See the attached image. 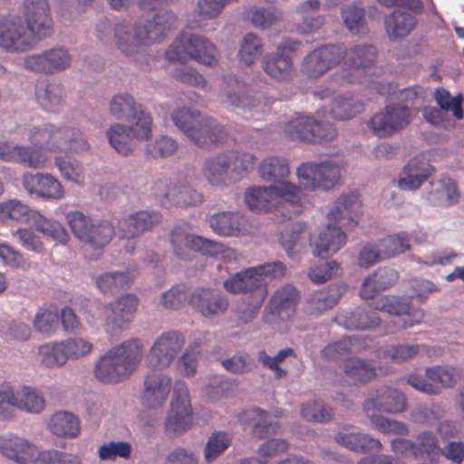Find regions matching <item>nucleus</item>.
Wrapping results in <instances>:
<instances>
[{
	"label": "nucleus",
	"mask_w": 464,
	"mask_h": 464,
	"mask_svg": "<svg viewBox=\"0 0 464 464\" xmlns=\"http://www.w3.org/2000/svg\"><path fill=\"white\" fill-rule=\"evenodd\" d=\"M434 172L432 165L419 158H412L404 167V175L400 178L398 185L404 190H417Z\"/></svg>",
	"instance_id": "2f4dec72"
},
{
	"label": "nucleus",
	"mask_w": 464,
	"mask_h": 464,
	"mask_svg": "<svg viewBox=\"0 0 464 464\" xmlns=\"http://www.w3.org/2000/svg\"><path fill=\"white\" fill-rule=\"evenodd\" d=\"M314 119L309 116H297L289 121L284 129L285 137L292 140L312 142L314 136Z\"/></svg>",
	"instance_id": "c03bdc74"
},
{
	"label": "nucleus",
	"mask_w": 464,
	"mask_h": 464,
	"mask_svg": "<svg viewBox=\"0 0 464 464\" xmlns=\"http://www.w3.org/2000/svg\"><path fill=\"white\" fill-rule=\"evenodd\" d=\"M221 102L227 107L243 108L251 106L253 98L249 95L246 83L235 75L223 78Z\"/></svg>",
	"instance_id": "c85d7f7f"
},
{
	"label": "nucleus",
	"mask_w": 464,
	"mask_h": 464,
	"mask_svg": "<svg viewBox=\"0 0 464 464\" xmlns=\"http://www.w3.org/2000/svg\"><path fill=\"white\" fill-rule=\"evenodd\" d=\"M383 258L394 257L410 249V237L406 232L390 235L379 240Z\"/></svg>",
	"instance_id": "13d9d810"
},
{
	"label": "nucleus",
	"mask_w": 464,
	"mask_h": 464,
	"mask_svg": "<svg viewBox=\"0 0 464 464\" xmlns=\"http://www.w3.org/2000/svg\"><path fill=\"white\" fill-rule=\"evenodd\" d=\"M425 375L430 380L441 383L444 387L451 388L456 381L461 378L462 370L449 365L427 367Z\"/></svg>",
	"instance_id": "e2e57ef3"
},
{
	"label": "nucleus",
	"mask_w": 464,
	"mask_h": 464,
	"mask_svg": "<svg viewBox=\"0 0 464 464\" xmlns=\"http://www.w3.org/2000/svg\"><path fill=\"white\" fill-rule=\"evenodd\" d=\"M54 164L64 179L75 184L83 182V168L78 160L56 156Z\"/></svg>",
	"instance_id": "0e129e2a"
},
{
	"label": "nucleus",
	"mask_w": 464,
	"mask_h": 464,
	"mask_svg": "<svg viewBox=\"0 0 464 464\" xmlns=\"http://www.w3.org/2000/svg\"><path fill=\"white\" fill-rule=\"evenodd\" d=\"M160 221L157 211H139L119 221L118 227L122 237H134L151 229Z\"/></svg>",
	"instance_id": "473e14b6"
},
{
	"label": "nucleus",
	"mask_w": 464,
	"mask_h": 464,
	"mask_svg": "<svg viewBox=\"0 0 464 464\" xmlns=\"http://www.w3.org/2000/svg\"><path fill=\"white\" fill-rule=\"evenodd\" d=\"M0 453L18 464H27L34 459L36 449L29 440L9 435L0 437Z\"/></svg>",
	"instance_id": "cd10ccee"
},
{
	"label": "nucleus",
	"mask_w": 464,
	"mask_h": 464,
	"mask_svg": "<svg viewBox=\"0 0 464 464\" xmlns=\"http://www.w3.org/2000/svg\"><path fill=\"white\" fill-rule=\"evenodd\" d=\"M299 298V291L294 285H282L271 295L264 310V321L274 324L279 319H290L295 312Z\"/></svg>",
	"instance_id": "aec40b11"
},
{
	"label": "nucleus",
	"mask_w": 464,
	"mask_h": 464,
	"mask_svg": "<svg viewBox=\"0 0 464 464\" xmlns=\"http://www.w3.org/2000/svg\"><path fill=\"white\" fill-rule=\"evenodd\" d=\"M344 52L343 44L320 46L304 56L301 63V72L307 78H319L342 63Z\"/></svg>",
	"instance_id": "f3484780"
},
{
	"label": "nucleus",
	"mask_w": 464,
	"mask_h": 464,
	"mask_svg": "<svg viewBox=\"0 0 464 464\" xmlns=\"http://www.w3.org/2000/svg\"><path fill=\"white\" fill-rule=\"evenodd\" d=\"M264 52L262 40L256 34H246L240 44L237 56L241 63L251 66L261 56Z\"/></svg>",
	"instance_id": "864d4df0"
},
{
	"label": "nucleus",
	"mask_w": 464,
	"mask_h": 464,
	"mask_svg": "<svg viewBox=\"0 0 464 464\" xmlns=\"http://www.w3.org/2000/svg\"><path fill=\"white\" fill-rule=\"evenodd\" d=\"M24 16L28 30L39 39L50 36L53 24L48 0H24Z\"/></svg>",
	"instance_id": "412c9836"
},
{
	"label": "nucleus",
	"mask_w": 464,
	"mask_h": 464,
	"mask_svg": "<svg viewBox=\"0 0 464 464\" xmlns=\"http://www.w3.org/2000/svg\"><path fill=\"white\" fill-rule=\"evenodd\" d=\"M171 120L189 140L199 147L223 143L227 137L224 126L197 110L178 108L172 111Z\"/></svg>",
	"instance_id": "39448f33"
},
{
	"label": "nucleus",
	"mask_w": 464,
	"mask_h": 464,
	"mask_svg": "<svg viewBox=\"0 0 464 464\" xmlns=\"http://www.w3.org/2000/svg\"><path fill=\"white\" fill-rule=\"evenodd\" d=\"M342 56L344 68L334 72L331 81L337 85L363 83L366 82L367 72L376 64L378 51L373 44H354L349 48L345 46Z\"/></svg>",
	"instance_id": "6e6552de"
},
{
	"label": "nucleus",
	"mask_w": 464,
	"mask_h": 464,
	"mask_svg": "<svg viewBox=\"0 0 464 464\" xmlns=\"http://www.w3.org/2000/svg\"><path fill=\"white\" fill-rule=\"evenodd\" d=\"M18 409L30 413H40L45 407L44 396L34 388L24 386L17 392Z\"/></svg>",
	"instance_id": "052dcab7"
},
{
	"label": "nucleus",
	"mask_w": 464,
	"mask_h": 464,
	"mask_svg": "<svg viewBox=\"0 0 464 464\" xmlns=\"http://www.w3.org/2000/svg\"><path fill=\"white\" fill-rule=\"evenodd\" d=\"M257 172L266 182H271L274 185L287 182L285 179L291 173L289 160L279 155L267 156L261 160Z\"/></svg>",
	"instance_id": "c9c22d12"
},
{
	"label": "nucleus",
	"mask_w": 464,
	"mask_h": 464,
	"mask_svg": "<svg viewBox=\"0 0 464 464\" xmlns=\"http://www.w3.org/2000/svg\"><path fill=\"white\" fill-rule=\"evenodd\" d=\"M192 425V407L188 389L184 382L174 383L169 412L165 420V431L168 434H179Z\"/></svg>",
	"instance_id": "dca6fc26"
},
{
	"label": "nucleus",
	"mask_w": 464,
	"mask_h": 464,
	"mask_svg": "<svg viewBox=\"0 0 464 464\" xmlns=\"http://www.w3.org/2000/svg\"><path fill=\"white\" fill-rule=\"evenodd\" d=\"M224 288L231 294L256 295L259 290L268 292L265 280L258 276L255 266L248 267L230 276L223 283Z\"/></svg>",
	"instance_id": "bb28decb"
},
{
	"label": "nucleus",
	"mask_w": 464,
	"mask_h": 464,
	"mask_svg": "<svg viewBox=\"0 0 464 464\" xmlns=\"http://www.w3.org/2000/svg\"><path fill=\"white\" fill-rule=\"evenodd\" d=\"M345 378L354 385L365 384L377 376L375 365L366 359L349 357L343 363Z\"/></svg>",
	"instance_id": "4c0bfd02"
},
{
	"label": "nucleus",
	"mask_w": 464,
	"mask_h": 464,
	"mask_svg": "<svg viewBox=\"0 0 464 464\" xmlns=\"http://www.w3.org/2000/svg\"><path fill=\"white\" fill-rule=\"evenodd\" d=\"M366 338L360 336H348L342 340L329 343L322 350V356L327 360H339L353 353L358 352L366 346Z\"/></svg>",
	"instance_id": "79ce46f5"
},
{
	"label": "nucleus",
	"mask_w": 464,
	"mask_h": 464,
	"mask_svg": "<svg viewBox=\"0 0 464 464\" xmlns=\"http://www.w3.org/2000/svg\"><path fill=\"white\" fill-rule=\"evenodd\" d=\"M336 287H327L312 293L304 301V310L308 314H318L333 308L339 301Z\"/></svg>",
	"instance_id": "ea45409f"
},
{
	"label": "nucleus",
	"mask_w": 464,
	"mask_h": 464,
	"mask_svg": "<svg viewBox=\"0 0 464 464\" xmlns=\"http://www.w3.org/2000/svg\"><path fill=\"white\" fill-rule=\"evenodd\" d=\"M171 378L162 372H151L145 376L141 403L149 409H157L163 406L171 390Z\"/></svg>",
	"instance_id": "393cba45"
},
{
	"label": "nucleus",
	"mask_w": 464,
	"mask_h": 464,
	"mask_svg": "<svg viewBox=\"0 0 464 464\" xmlns=\"http://www.w3.org/2000/svg\"><path fill=\"white\" fill-rule=\"evenodd\" d=\"M113 40L118 49L127 56L138 53L145 46L138 24H117L113 29Z\"/></svg>",
	"instance_id": "c756f323"
},
{
	"label": "nucleus",
	"mask_w": 464,
	"mask_h": 464,
	"mask_svg": "<svg viewBox=\"0 0 464 464\" xmlns=\"http://www.w3.org/2000/svg\"><path fill=\"white\" fill-rule=\"evenodd\" d=\"M169 237L173 254L185 261L192 260L197 253L218 257L229 250L224 244L192 234L182 226H176Z\"/></svg>",
	"instance_id": "9d476101"
},
{
	"label": "nucleus",
	"mask_w": 464,
	"mask_h": 464,
	"mask_svg": "<svg viewBox=\"0 0 464 464\" xmlns=\"http://www.w3.org/2000/svg\"><path fill=\"white\" fill-rule=\"evenodd\" d=\"M415 442V459H422L430 462L438 461L440 457V447L437 436L429 430L420 432Z\"/></svg>",
	"instance_id": "09e8293b"
},
{
	"label": "nucleus",
	"mask_w": 464,
	"mask_h": 464,
	"mask_svg": "<svg viewBox=\"0 0 464 464\" xmlns=\"http://www.w3.org/2000/svg\"><path fill=\"white\" fill-rule=\"evenodd\" d=\"M139 300L133 294H126L104 306V326L107 332L121 330L129 324L138 307Z\"/></svg>",
	"instance_id": "b1692460"
},
{
	"label": "nucleus",
	"mask_w": 464,
	"mask_h": 464,
	"mask_svg": "<svg viewBox=\"0 0 464 464\" xmlns=\"http://www.w3.org/2000/svg\"><path fill=\"white\" fill-rule=\"evenodd\" d=\"M298 186L308 191L330 190L341 179V166L333 160L307 161L296 169Z\"/></svg>",
	"instance_id": "ddd939ff"
},
{
	"label": "nucleus",
	"mask_w": 464,
	"mask_h": 464,
	"mask_svg": "<svg viewBox=\"0 0 464 464\" xmlns=\"http://www.w3.org/2000/svg\"><path fill=\"white\" fill-rule=\"evenodd\" d=\"M401 96L405 104H388L370 120L368 126L377 137H390L409 125L412 115L411 107L422 100L421 88H404L401 91Z\"/></svg>",
	"instance_id": "423d86ee"
},
{
	"label": "nucleus",
	"mask_w": 464,
	"mask_h": 464,
	"mask_svg": "<svg viewBox=\"0 0 464 464\" xmlns=\"http://www.w3.org/2000/svg\"><path fill=\"white\" fill-rule=\"evenodd\" d=\"M71 63L69 52L63 47L52 48L24 59L25 69L42 73H55L69 67Z\"/></svg>",
	"instance_id": "4be33fe9"
},
{
	"label": "nucleus",
	"mask_w": 464,
	"mask_h": 464,
	"mask_svg": "<svg viewBox=\"0 0 464 464\" xmlns=\"http://www.w3.org/2000/svg\"><path fill=\"white\" fill-rule=\"evenodd\" d=\"M177 150V141L169 136L162 135L146 145L145 154L150 159L168 158L173 155Z\"/></svg>",
	"instance_id": "69168bd1"
},
{
	"label": "nucleus",
	"mask_w": 464,
	"mask_h": 464,
	"mask_svg": "<svg viewBox=\"0 0 464 464\" xmlns=\"http://www.w3.org/2000/svg\"><path fill=\"white\" fill-rule=\"evenodd\" d=\"M302 43L298 40L285 39L275 53H267L261 61L263 71L273 80L288 82L295 74L292 55L296 53Z\"/></svg>",
	"instance_id": "4468645a"
},
{
	"label": "nucleus",
	"mask_w": 464,
	"mask_h": 464,
	"mask_svg": "<svg viewBox=\"0 0 464 464\" xmlns=\"http://www.w3.org/2000/svg\"><path fill=\"white\" fill-rule=\"evenodd\" d=\"M28 140L33 146L1 140L0 160L39 169H44L49 161L48 152L78 153L90 148L79 129L52 123H43L30 128Z\"/></svg>",
	"instance_id": "f257e3e1"
},
{
	"label": "nucleus",
	"mask_w": 464,
	"mask_h": 464,
	"mask_svg": "<svg viewBox=\"0 0 464 464\" xmlns=\"http://www.w3.org/2000/svg\"><path fill=\"white\" fill-rule=\"evenodd\" d=\"M295 356V350L291 347H286L278 351L274 356H270L265 350H261L258 352L257 359L264 367L273 372L275 379L280 380L285 378L288 374L287 370L281 367V363H283L287 357Z\"/></svg>",
	"instance_id": "8fccbe9b"
},
{
	"label": "nucleus",
	"mask_w": 464,
	"mask_h": 464,
	"mask_svg": "<svg viewBox=\"0 0 464 464\" xmlns=\"http://www.w3.org/2000/svg\"><path fill=\"white\" fill-rule=\"evenodd\" d=\"M49 428L56 436L74 438L80 433V421L69 411H57L50 419Z\"/></svg>",
	"instance_id": "49530a36"
},
{
	"label": "nucleus",
	"mask_w": 464,
	"mask_h": 464,
	"mask_svg": "<svg viewBox=\"0 0 464 464\" xmlns=\"http://www.w3.org/2000/svg\"><path fill=\"white\" fill-rule=\"evenodd\" d=\"M232 438L228 432L216 430L211 433L204 448V459L211 463L218 458L231 444Z\"/></svg>",
	"instance_id": "6e6d98bb"
},
{
	"label": "nucleus",
	"mask_w": 464,
	"mask_h": 464,
	"mask_svg": "<svg viewBox=\"0 0 464 464\" xmlns=\"http://www.w3.org/2000/svg\"><path fill=\"white\" fill-rule=\"evenodd\" d=\"M363 111V105L351 98L340 97L334 100L331 112L334 118L345 121L353 118Z\"/></svg>",
	"instance_id": "774afa93"
},
{
	"label": "nucleus",
	"mask_w": 464,
	"mask_h": 464,
	"mask_svg": "<svg viewBox=\"0 0 464 464\" xmlns=\"http://www.w3.org/2000/svg\"><path fill=\"white\" fill-rule=\"evenodd\" d=\"M111 113L117 119L136 120L141 109H138L132 96L121 93L112 97L110 104Z\"/></svg>",
	"instance_id": "603ef678"
},
{
	"label": "nucleus",
	"mask_w": 464,
	"mask_h": 464,
	"mask_svg": "<svg viewBox=\"0 0 464 464\" xmlns=\"http://www.w3.org/2000/svg\"><path fill=\"white\" fill-rule=\"evenodd\" d=\"M237 419L242 424H252L253 435L258 439L276 434L280 429L279 423L268 420L267 412L259 408L245 410L238 414Z\"/></svg>",
	"instance_id": "e433bc0d"
},
{
	"label": "nucleus",
	"mask_w": 464,
	"mask_h": 464,
	"mask_svg": "<svg viewBox=\"0 0 464 464\" xmlns=\"http://www.w3.org/2000/svg\"><path fill=\"white\" fill-rule=\"evenodd\" d=\"M396 270L389 267H379L362 282L360 296L363 299H372L379 292L391 287L398 280Z\"/></svg>",
	"instance_id": "72a5a7b5"
},
{
	"label": "nucleus",
	"mask_w": 464,
	"mask_h": 464,
	"mask_svg": "<svg viewBox=\"0 0 464 464\" xmlns=\"http://www.w3.org/2000/svg\"><path fill=\"white\" fill-rule=\"evenodd\" d=\"M188 304L203 317L214 319L227 313L229 300L215 288L197 287L190 293Z\"/></svg>",
	"instance_id": "a211bd4d"
},
{
	"label": "nucleus",
	"mask_w": 464,
	"mask_h": 464,
	"mask_svg": "<svg viewBox=\"0 0 464 464\" xmlns=\"http://www.w3.org/2000/svg\"><path fill=\"white\" fill-rule=\"evenodd\" d=\"M341 15L352 34H365L368 32L363 8L349 5L342 9Z\"/></svg>",
	"instance_id": "bf43d9fd"
},
{
	"label": "nucleus",
	"mask_w": 464,
	"mask_h": 464,
	"mask_svg": "<svg viewBox=\"0 0 464 464\" xmlns=\"http://www.w3.org/2000/svg\"><path fill=\"white\" fill-rule=\"evenodd\" d=\"M229 169V156L218 154L204 162L202 172L212 186H223L227 184Z\"/></svg>",
	"instance_id": "a19ab883"
},
{
	"label": "nucleus",
	"mask_w": 464,
	"mask_h": 464,
	"mask_svg": "<svg viewBox=\"0 0 464 464\" xmlns=\"http://www.w3.org/2000/svg\"><path fill=\"white\" fill-rule=\"evenodd\" d=\"M319 7V0H306L297 8V14L302 18V21L297 24V31L300 34L313 33L323 25L324 21L323 16L311 14V12L317 11Z\"/></svg>",
	"instance_id": "de8ad7c7"
},
{
	"label": "nucleus",
	"mask_w": 464,
	"mask_h": 464,
	"mask_svg": "<svg viewBox=\"0 0 464 464\" xmlns=\"http://www.w3.org/2000/svg\"><path fill=\"white\" fill-rule=\"evenodd\" d=\"M34 38L20 18L0 19L1 48L11 53L25 52L34 45Z\"/></svg>",
	"instance_id": "6ab92c4d"
},
{
	"label": "nucleus",
	"mask_w": 464,
	"mask_h": 464,
	"mask_svg": "<svg viewBox=\"0 0 464 464\" xmlns=\"http://www.w3.org/2000/svg\"><path fill=\"white\" fill-rule=\"evenodd\" d=\"M302 189L295 183L285 182L268 187L255 186L245 192L246 206L255 212H268L282 201L296 204L301 200Z\"/></svg>",
	"instance_id": "1a4fd4ad"
},
{
	"label": "nucleus",
	"mask_w": 464,
	"mask_h": 464,
	"mask_svg": "<svg viewBox=\"0 0 464 464\" xmlns=\"http://www.w3.org/2000/svg\"><path fill=\"white\" fill-rule=\"evenodd\" d=\"M36 96L40 105L47 111L55 112L63 102V88L58 83H48L39 89Z\"/></svg>",
	"instance_id": "680f3d73"
},
{
	"label": "nucleus",
	"mask_w": 464,
	"mask_h": 464,
	"mask_svg": "<svg viewBox=\"0 0 464 464\" xmlns=\"http://www.w3.org/2000/svg\"><path fill=\"white\" fill-rule=\"evenodd\" d=\"M343 324L353 330H367L375 328L381 323L378 313L373 310L356 308L342 315Z\"/></svg>",
	"instance_id": "a18cd8bd"
},
{
	"label": "nucleus",
	"mask_w": 464,
	"mask_h": 464,
	"mask_svg": "<svg viewBox=\"0 0 464 464\" xmlns=\"http://www.w3.org/2000/svg\"><path fill=\"white\" fill-rule=\"evenodd\" d=\"M425 345L420 344H397L388 345L382 349L383 358L392 362L400 363L414 358Z\"/></svg>",
	"instance_id": "338daca9"
},
{
	"label": "nucleus",
	"mask_w": 464,
	"mask_h": 464,
	"mask_svg": "<svg viewBox=\"0 0 464 464\" xmlns=\"http://www.w3.org/2000/svg\"><path fill=\"white\" fill-rule=\"evenodd\" d=\"M295 356V350L291 347H286L278 351L274 356H270L265 350H261L258 352L257 359L264 367L273 372L275 379L280 380L285 378L288 374L287 370L281 367V363H283L287 357Z\"/></svg>",
	"instance_id": "3c124183"
},
{
	"label": "nucleus",
	"mask_w": 464,
	"mask_h": 464,
	"mask_svg": "<svg viewBox=\"0 0 464 464\" xmlns=\"http://www.w3.org/2000/svg\"><path fill=\"white\" fill-rule=\"evenodd\" d=\"M24 188L31 196L44 199H62L65 189L62 183L50 173L26 172L22 177Z\"/></svg>",
	"instance_id": "5701e85b"
},
{
	"label": "nucleus",
	"mask_w": 464,
	"mask_h": 464,
	"mask_svg": "<svg viewBox=\"0 0 464 464\" xmlns=\"http://www.w3.org/2000/svg\"><path fill=\"white\" fill-rule=\"evenodd\" d=\"M186 343L184 334L176 330L163 332L150 346L146 357L148 367L165 370L178 357Z\"/></svg>",
	"instance_id": "2eb2a0df"
},
{
	"label": "nucleus",
	"mask_w": 464,
	"mask_h": 464,
	"mask_svg": "<svg viewBox=\"0 0 464 464\" xmlns=\"http://www.w3.org/2000/svg\"><path fill=\"white\" fill-rule=\"evenodd\" d=\"M134 278V270L104 273L95 278V284L102 293L113 295L129 287Z\"/></svg>",
	"instance_id": "37998d69"
},
{
	"label": "nucleus",
	"mask_w": 464,
	"mask_h": 464,
	"mask_svg": "<svg viewBox=\"0 0 464 464\" xmlns=\"http://www.w3.org/2000/svg\"><path fill=\"white\" fill-rule=\"evenodd\" d=\"M430 186V189L424 194V198L431 206L448 207L459 199L457 183L450 178L432 180Z\"/></svg>",
	"instance_id": "7c9ffc66"
},
{
	"label": "nucleus",
	"mask_w": 464,
	"mask_h": 464,
	"mask_svg": "<svg viewBox=\"0 0 464 464\" xmlns=\"http://www.w3.org/2000/svg\"><path fill=\"white\" fill-rule=\"evenodd\" d=\"M165 58L170 63L195 61L208 67L218 63L216 45L206 37L189 33H181L173 40L165 52Z\"/></svg>",
	"instance_id": "0eeeda50"
},
{
	"label": "nucleus",
	"mask_w": 464,
	"mask_h": 464,
	"mask_svg": "<svg viewBox=\"0 0 464 464\" xmlns=\"http://www.w3.org/2000/svg\"><path fill=\"white\" fill-rule=\"evenodd\" d=\"M407 400L405 395L390 386H381L366 399L362 408L372 425L382 432L407 434V426L401 421L392 420L379 415L380 412L401 413L405 411Z\"/></svg>",
	"instance_id": "20e7f679"
},
{
	"label": "nucleus",
	"mask_w": 464,
	"mask_h": 464,
	"mask_svg": "<svg viewBox=\"0 0 464 464\" xmlns=\"http://www.w3.org/2000/svg\"><path fill=\"white\" fill-rule=\"evenodd\" d=\"M152 135V118L149 112L140 111L133 125L112 124L107 130L111 147L121 155L129 156L136 148L135 140H147Z\"/></svg>",
	"instance_id": "f8f14e48"
},
{
	"label": "nucleus",
	"mask_w": 464,
	"mask_h": 464,
	"mask_svg": "<svg viewBox=\"0 0 464 464\" xmlns=\"http://www.w3.org/2000/svg\"><path fill=\"white\" fill-rule=\"evenodd\" d=\"M213 232L220 237H239L245 230V219L235 211H222L208 218Z\"/></svg>",
	"instance_id": "f704fd0d"
},
{
	"label": "nucleus",
	"mask_w": 464,
	"mask_h": 464,
	"mask_svg": "<svg viewBox=\"0 0 464 464\" xmlns=\"http://www.w3.org/2000/svg\"><path fill=\"white\" fill-rule=\"evenodd\" d=\"M385 30L391 39L407 36L416 25V18L409 12L394 10L384 19Z\"/></svg>",
	"instance_id": "58836bf2"
},
{
	"label": "nucleus",
	"mask_w": 464,
	"mask_h": 464,
	"mask_svg": "<svg viewBox=\"0 0 464 464\" xmlns=\"http://www.w3.org/2000/svg\"><path fill=\"white\" fill-rule=\"evenodd\" d=\"M66 220L73 235L92 248H103L115 234L114 226L111 222L93 219L80 211L67 213Z\"/></svg>",
	"instance_id": "9b49d317"
},
{
	"label": "nucleus",
	"mask_w": 464,
	"mask_h": 464,
	"mask_svg": "<svg viewBox=\"0 0 464 464\" xmlns=\"http://www.w3.org/2000/svg\"><path fill=\"white\" fill-rule=\"evenodd\" d=\"M144 38V44L162 42L167 34L176 28L177 17L171 11H159L143 24H138Z\"/></svg>",
	"instance_id": "a878e982"
},
{
	"label": "nucleus",
	"mask_w": 464,
	"mask_h": 464,
	"mask_svg": "<svg viewBox=\"0 0 464 464\" xmlns=\"http://www.w3.org/2000/svg\"><path fill=\"white\" fill-rule=\"evenodd\" d=\"M62 341L43 344L38 348L40 362L47 368L64 365L68 361Z\"/></svg>",
	"instance_id": "5fc2aeb1"
},
{
	"label": "nucleus",
	"mask_w": 464,
	"mask_h": 464,
	"mask_svg": "<svg viewBox=\"0 0 464 464\" xmlns=\"http://www.w3.org/2000/svg\"><path fill=\"white\" fill-rule=\"evenodd\" d=\"M34 225L38 231L48 236L56 242L65 244L69 239V235L61 223L47 218L41 214L34 216Z\"/></svg>",
	"instance_id": "4d7b16f0"
},
{
	"label": "nucleus",
	"mask_w": 464,
	"mask_h": 464,
	"mask_svg": "<svg viewBox=\"0 0 464 464\" xmlns=\"http://www.w3.org/2000/svg\"><path fill=\"white\" fill-rule=\"evenodd\" d=\"M143 354V344L130 339L113 346L97 361L95 377L104 383H118L128 379L138 368Z\"/></svg>",
	"instance_id": "7ed1b4c3"
},
{
	"label": "nucleus",
	"mask_w": 464,
	"mask_h": 464,
	"mask_svg": "<svg viewBox=\"0 0 464 464\" xmlns=\"http://www.w3.org/2000/svg\"><path fill=\"white\" fill-rule=\"evenodd\" d=\"M360 208L361 201L357 193L352 192L337 198L328 213L330 224L312 243L315 256L327 258L346 244L347 237L342 228L350 230L358 225Z\"/></svg>",
	"instance_id": "f03ea898"
}]
</instances>
